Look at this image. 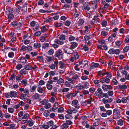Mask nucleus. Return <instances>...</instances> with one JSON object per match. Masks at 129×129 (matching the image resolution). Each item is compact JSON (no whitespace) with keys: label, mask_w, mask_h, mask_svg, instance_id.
<instances>
[{"label":"nucleus","mask_w":129,"mask_h":129,"mask_svg":"<svg viewBox=\"0 0 129 129\" xmlns=\"http://www.w3.org/2000/svg\"><path fill=\"white\" fill-rule=\"evenodd\" d=\"M113 118L116 119L120 115V112L118 109L116 108L113 110Z\"/></svg>","instance_id":"obj_1"},{"label":"nucleus","mask_w":129,"mask_h":129,"mask_svg":"<svg viewBox=\"0 0 129 129\" xmlns=\"http://www.w3.org/2000/svg\"><path fill=\"white\" fill-rule=\"evenodd\" d=\"M55 56L58 57L60 59H62L63 57V55L62 51L60 49L57 51L55 53Z\"/></svg>","instance_id":"obj_2"},{"label":"nucleus","mask_w":129,"mask_h":129,"mask_svg":"<svg viewBox=\"0 0 129 129\" xmlns=\"http://www.w3.org/2000/svg\"><path fill=\"white\" fill-rule=\"evenodd\" d=\"M76 88H77L78 90H80L84 88H88L87 85L86 83H85L83 85H81L78 84L76 86Z\"/></svg>","instance_id":"obj_3"},{"label":"nucleus","mask_w":129,"mask_h":129,"mask_svg":"<svg viewBox=\"0 0 129 129\" xmlns=\"http://www.w3.org/2000/svg\"><path fill=\"white\" fill-rule=\"evenodd\" d=\"M102 88L103 90L105 91H106L109 89H112L113 87L110 85H106L103 84L102 86Z\"/></svg>","instance_id":"obj_4"},{"label":"nucleus","mask_w":129,"mask_h":129,"mask_svg":"<svg viewBox=\"0 0 129 129\" xmlns=\"http://www.w3.org/2000/svg\"><path fill=\"white\" fill-rule=\"evenodd\" d=\"M73 123V122L69 120H67L66 123H64L62 124V126L64 128H67L68 127V125H70Z\"/></svg>","instance_id":"obj_5"},{"label":"nucleus","mask_w":129,"mask_h":129,"mask_svg":"<svg viewBox=\"0 0 129 129\" xmlns=\"http://www.w3.org/2000/svg\"><path fill=\"white\" fill-rule=\"evenodd\" d=\"M83 9H85L89 11L90 9V8L88 6V3L87 2H85L82 7Z\"/></svg>","instance_id":"obj_6"},{"label":"nucleus","mask_w":129,"mask_h":129,"mask_svg":"<svg viewBox=\"0 0 129 129\" xmlns=\"http://www.w3.org/2000/svg\"><path fill=\"white\" fill-rule=\"evenodd\" d=\"M71 47L70 48H67L64 49V52L68 54H72L74 52V50Z\"/></svg>","instance_id":"obj_7"},{"label":"nucleus","mask_w":129,"mask_h":129,"mask_svg":"<svg viewBox=\"0 0 129 129\" xmlns=\"http://www.w3.org/2000/svg\"><path fill=\"white\" fill-rule=\"evenodd\" d=\"M84 21L83 19H80L76 25L78 29H80V26L81 25L84 23Z\"/></svg>","instance_id":"obj_8"},{"label":"nucleus","mask_w":129,"mask_h":129,"mask_svg":"<svg viewBox=\"0 0 129 129\" xmlns=\"http://www.w3.org/2000/svg\"><path fill=\"white\" fill-rule=\"evenodd\" d=\"M101 3L104 6V7L102 8V9L104 10L105 9L108 8L109 6V4L106 3L105 1H103L101 2Z\"/></svg>","instance_id":"obj_9"},{"label":"nucleus","mask_w":129,"mask_h":129,"mask_svg":"<svg viewBox=\"0 0 129 129\" xmlns=\"http://www.w3.org/2000/svg\"><path fill=\"white\" fill-rule=\"evenodd\" d=\"M19 90L21 93L23 91L24 93L25 94V95H26V94L27 93L28 94L29 93L28 89L26 88L25 89L23 88H20L19 89Z\"/></svg>","instance_id":"obj_10"},{"label":"nucleus","mask_w":129,"mask_h":129,"mask_svg":"<svg viewBox=\"0 0 129 129\" xmlns=\"http://www.w3.org/2000/svg\"><path fill=\"white\" fill-rule=\"evenodd\" d=\"M58 107V104L57 102L55 103L52 108H51L50 109L51 111H55L57 109Z\"/></svg>","instance_id":"obj_11"},{"label":"nucleus","mask_w":129,"mask_h":129,"mask_svg":"<svg viewBox=\"0 0 129 129\" xmlns=\"http://www.w3.org/2000/svg\"><path fill=\"white\" fill-rule=\"evenodd\" d=\"M127 88V86L126 85L124 84L122 85L120 84L118 86L117 88L118 89H120L122 90L126 89Z\"/></svg>","instance_id":"obj_12"},{"label":"nucleus","mask_w":129,"mask_h":129,"mask_svg":"<svg viewBox=\"0 0 129 129\" xmlns=\"http://www.w3.org/2000/svg\"><path fill=\"white\" fill-rule=\"evenodd\" d=\"M100 119H95L93 121V125L95 126H98L99 123Z\"/></svg>","instance_id":"obj_13"},{"label":"nucleus","mask_w":129,"mask_h":129,"mask_svg":"<svg viewBox=\"0 0 129 129\" xmlns=\"http://www.w3.org/2000/svg\"><path fill=\"white\" fill-rule=\"evenodd\" d=\"M71 45L70 46V47L72 49H74L77 46L78 43L75 42H73L71 43Z\"/></svg>","instance_id":"obj_14"},{"label":"nucleus","mask_w":129,"mask_h":129,"mask_svg":"<svg viewBox=\"0 0 129 129\" xmlns=\"http://www.w3.org/2000/svg\"><path fill=\"white\" fill-rule=\"evenodd\" d=\"M17 93L16 91H10V96L11 98H12L13 97H16L17 96Z\"/></svg>","instance_id":"obj_15"},{"label":"nucleus","mask_w":129,"mask_h":129,"mask_svg":"<svg viewBox=\"0 0 129 129\" xmlns=\"http://www.w3.org/2000/svg\"><path fill=\"white\" fill-rule=\"evenodd\" d=\"M54 59V57L53 56L50 57V56H47V57L46 60L48 62H50L52 60H53Z\"/></svg>","instance_id":"obj_16"},{"label":"nucleus","mask_w":129,"mask_h":129,"mask_svg":"<svg viewBox=\"0 0 129 129\" xmlns=\"http://www.w3.org/2000/svg\"><path fill=\"white\" fill-rule=\"evenodd\" d=\"M34 47L35 48H38L41 47V44L39 43L36 42L34 44Z\"/></svg>","instance_id":"obj_17"},{"label":"nucleus","mask_w":129,"mask_h":129,"mask_svg":"<svg viewBox=\"0 0 129 129\" xmlns=\"http://www.w3.org/2000/svg\"><path fill=\"white\" fill-rule=\"evenodd\" d=\"M13 10L10 9H6L5 11L6 14L8 15L13 13Z\"/></svg>","instance_id":"obj_18"},{"label":"nucleus","mask_w":129,"mask_h":129,"mask_svg":"<svg viewBox=\"0 0 129 129\" xmlns=\"http://www.w3.org/2000/svg\"><path fill=\"white\" fill-rule=\"evenodd\" d=\"M97 91H98V93L100 94V96L101 98V96L103 95V92L101 88H99L97 90Z\"/></svg>","instance_id":"obj_19"},{"label":"nucleus","mask_w":129,"mask_h":129,"mask_svg":"<svg viewBox=\"0 0 129 129\" xmlns=\"http://www.w3.org/2000/svg\"><path fill=\"white\" fill-rule=\"evenodd\" d=\"M36 58L38 60L40 61H43L44 59L43 56H38Z\"/></svg>","instance_id":"obj_20"},{"label":"nucleus","mask_w":129,"mask_h":129,"mask_svg":"<svg viewBox=\"0 0 129 129\" xmlns=\"http://www.w3.org/2000/svg\"><path fill=\"white\" fill-rule=\"evenodd\" d=\"M59 66L60 68L61 69H63L64 68L65 64L62 61H60L59 62Z\"/></svg>","instance_id":"obj_21"},{"label":"nucleus","mask_w":129,"mask_h":129,"mask_svg":"<svg viewBox=\"0 0 129 129\" xmlns=\"http://www.w3.org/2000/svg\"><path fill=\"white\" fill-rule=\"evenodd\" d=\"M120 51L119 49H114L113 53L116 54H118L120 53Z\"/></svg>","instance_id":"obj_22"},{"label":"nucleus","mask_w":129,"mask_h":129,"mask_svg":"<svg viewBox=\"0 0 129 129\" xmlns=\"http://www.w3.org/2000/svg\"><path fill=\"white\" fill-rule=\"evenodd\" d=\"M18 22L16 21H15L11 23V24L13 27H15L17 25Z\"/></svg>","instance_id":"obj_23"},{"label":"nucleus","mask_w":129,"mask_h":129,"mask_svg":"<svg viewBox=\"0 0 129 129\" xmlns=\"http://www.w3.org/2000/svg\"><path fill=\"white\" fill-rule=\"evenodd\" d=\"M54 50L53 49H51L48 51L47 53L49 55H51L54 53Z\"/></svg>","instance_id":"obj_24"},{"label":"nucleus","mask_w":129,"mask_h":129,"mask_svg":"<svg viewBox=\"0 0 129 129\" xmlns=\"http://www.w3.org/2000/svg\"><path fill=\"white\" fill-rule=\"evenodd\" d=\"M37 87V86L36 85H34L30 88V90L31 92H34L35 90Z\"/></svg>","instance_id":"obj_25"},{"label":"nucleus","mask_w":129,"mask_h":129,"mask_svg":"<svg viewBox=\"0 0 129 129\" xmlns=\"http://www.w3.org/2000/svg\"><path fill=\"white\" fill-rule=\"evenodd\" d=\"M27 71H25L24 69H21L20 71V73L21 75H25L27 74Z\"/></svg>","instance_id":"obj_26"},{"label":"nucleus","mask_w":129,"mask_h":129,"mask_svg":"<svg viewBox=\"0 0 129 129\" xmlns=\"http://www.w3.org/2000/svg\"><path fill=\"white\" fill-rule=\"evenodd\" d=\"M81 63H82V64L83 65V66H81V67H82V66H83V67H84L85 66L86 64H88V61L86 60H84L82 61Z\"/></svg>","instance_id":"obj_27"},{"label":"nucleus","mask_w":129,"mask_h":129,"mask_svg":"<svg viewBox=\"0 0 129 129\" xmlns=\"http://www.w3.org/2000/svg\"><path fill=\"white\" fill-rule=\"evenodd\" d=\"M26 50V47L24 45H23L22 46L20 49L21 51H23Z\"/></svg>","instance_id":"obj_28"},{"label":"nucleus","mask_w":129,"mask_h":129,"mask_svg":"<svg viewBox=\"0 0 129 129\" xmlns=\"http://www.w3.org/2000/svg\"><path fill=\"white\" fill-rule=\"evenodd\" d=\"M70 6V5L67 4H64L63 6H62V8L66 9L69 8Z\"/></svg>","instance_id":"obj_29"},{"label":"nucleus","mask_w":129,"mask_h":129,"mask_svg":"<svg viewBox=\"0 0 129 129\" xmlns=\"http://www.w3.org/2000/svg\"><path fill=\"white\" fill-rule=\"evenodd\" d=\"M98 7V5L96 3H92V8L94 9H96Z\"/></svg>","instance_id":"obj_30"},{"label":"nucleus","mask_w":129,"mask_h":129,"mask_svg":"<svg viewBox=\"0 0 129 129\" xmlns=\"http://www.w3.org/2000/svg\"><path fill=\"white\" fill-rule=\"evenodd\" d=\"M21 82L22 84L24 86H26L27 84V80L25 79H24Z\"/></svg>","instance_id":"obj_31"},{"label":"nucleus","mask_w":129,"mask_h":129,"mask_svg":"<svg viewBox=\"0 0 129 129\" xmlns=\"http://www.w3.org/2000/svg\"><path fill=\"white\" fill-rule=\"evenodd\" d=\"M37 90L38 92L40 93H42L44 91L43 90L40 86L38 87L37 89Z\"/></svg>","instance_id":"obj_32"},{"label":"nucleus","mask_w":129,"mask_h":129,"mask_svg":"<svg viewBox=\"0 0 129 129\" xmlns=\"http://www.w3.org/2000/svg\"><path fill=\"white\" fill-rule=\"evenodd\" d=\"M41 31L43 33L45 31H46L47 30L46 27L45 26H42L41 27Z\"/></svg>","instance_id":"obj_33"},{"label":"nucleus","mask_w":129,"mask_h":129,"mask_svg":"<svg viewBox=\"0 0 129 129\" xmlns=\"http://www.w3.org/2000/svg\"><path fill=\"white\" fill-rule=\"evenodd\" d=\"M114 94V92L113 91L109 90L108 92V95H109L110 96H112Z\"/></svg>","instance_id":"obj_34"},{"label":"nucleus","mask_w":129,"mask_h":129,"mask_svg":"<svg viewBox=\"0 0 129 129\" xmlns=\"http://www.w3.org/2000/svg\"><path fill=\"white\" fill-rule=\"evenodd\" d=\"M108 34V32H106L104 31H102L101 33L102 35L104 36H105L107 35Z\"/></svg>","instance_id":"obj_35"},{"label":"nucleus","mask_w":129,"mask_h":129,"mask_svg":"<svg viewBox=\"0 0 129 129\" xmlns=\"http://www.w3.org/2000/svg\"><path fill=\"white\" fill-rule=\"evenodd\" d=\"M40 97L39 94L37 93H36L32 97V98H34V99H39Z\"/></svg>","instance_id":"obj_36"},{"label":"nucleus","mask_w":129,"mask_h":129,"mask_svg":"<svg viewBox=\"0 0 129 129\" xmlns=\"http://www.w3.org/2000/svg\"><path fill=\"white\" fill-rule=\"evenodd\" d=\"M65 37H66L64 35H62L60 36L59 38L61 40H63L65 39Z\"/></svg>","instance_id":"obj_37"},{"label":"nucleus","mask_w":129,"mask_h":129,"mask_svg":"<svg viewBox=\"0 0 129 129\" xmlns=\"http://www.w3.org/2000/svg\"><path fill=\"white\" fill-rule=\"evenodd\" d=\"M50 113L49 111L46 110L44 113V115L46 117H47L49 115Z\"/></svg>","instance_id":"obj_38"},{"label":"nucleus","mask_w":129,"mask_h":129,"mask_svg":"<svg viewBox=\"0 0 129 129\" xmlns=\"http://www.w3.org/2000/svg\"><path fill=\"white\" fill-rule=\"evenodd\" d=\"M112 81V82L114 83L115 85H117L118 82L116 79L114 78L113 79Z\"/></svg>","instance_id":"obj_39"},{"label":"nucleus","mask_w":129,"mask_h":129,"mask_svg":"<svg viewBox=\"0 0 129 129\" xmlns=\"http://www.w3.org/2000/svg\"><path fill=\"white\" fill-rule=\"evenodd\" d=\"M107 115L110 116L112 114V111L110 110H108L106 112Z\"/></svg>","instance_id":"obj_40"},{"label":"nucleus","mask_w":129,"mask_h":129,"mask_svg":"<svg viewBox=\"0 0 129 129\" xmlns=\"http://www.w3.org/2000/svg\"><path fill=\"white\" fill-rule=\"evenodd\" d=\"M62 25V23H58L55 24L54 26L56 27H58L61 26Z\"/></svg>","instance_id":"obj_41"},{"label":"nucleus","mask_w":129,"mask_h":129,"mask_svg":"<svg viewBox=\"0 0 129 129\" xmlns=\"http://www.w3.org/2000/svg\"><path fill=\"white\" fill-rule=\"evenodd\" d=\"M64 82V80L62 78L59 79L57 81V83L58 84H61Z\"/></svg>","instance_id":"obj_42"},{"label":"nucleus","mask_w":129,"mask_h":129,"mask_svg":"<svg viewBox=\"0 0 129 129\" xmlns=\"http://www.w3.org/2000/svg\"><path fill=\"white\" fill-rule=\"evenodd\" d=\"M86 13L88 17L89 18H91V16L92 14V13L91 12H86Z\"/></svg>","instance_id":"obj_43"},{"label":"nucleus","mask_w":129,"mask_h":129,"mask_svg":"<svg viewBox=\"0 0 129 129\" xmlns=\"http://www.w3.org/2000/svg\"><path fill=\"white\" fill-rule=\"evenodd\" d=\"M98 42L99 43L103 45L105 44H106L105 40H99L98 41Z\"/></svg>","instance_id":"obj_44"},{"label":"nucleus","mask_w":129,"mask_h":129,"mask_svg":"<svg viewBox=\"0 0 129 129\" xmlns=\"http://www.w3.org/2000/svg\"><path fill=\"white\" fill-rule=\"evenodd\" d=\"M117 123L119 125H122L123 124V122L122 119H120L118 120Z\"/></svg>","instance_id":"obj_45"},{"label":"nucleus","mask_w":129,"mask_h":129,"mask_svg":"<svg viewBox=\"0 0 129 129\" xmlns=\"http://www.w3.org/2000/svg\"><path fill=\"white\" fill-rule=\"evenodd\" d=\"M47 87L48 90H50L52 89V86L51 85H50L49 84H48L47 85Z\"/></svg>","instance_id":"obj_46"},{"label":"nucleus","mask_w":129,"mask_h":129,"mask_svg":"<svg viewBox=\"0 0 129 129\" xmlns=\"http://www.w3.org/2000/svg\"><path fill=\"white\" fill-rule=\"evenodd\" d=\"M20 98L22 100H24L25 99V95L23 93H21L20 94Z\"/></svg>","instance_id":"obj_47"},{"label":"nucleus","mask_w":129,"mask_h":129,"mask_svg":"<svg viewBox=\"0 0 129 129\" xmlns=\"http://www.w3.org/2000/svg\"><path fill=\"white\" fill-rule=\"evenodd\" d=\"M27 124H28L29 126H31L33 124V123L31 120H30L28 121Z\"/></svg>","instance_id":"obj_48"},{"label":"nucleus","mask_w":129,"mask_h":129,"mask_svg":"<svg viewBox=\"0 0 129 129\" xmlns=\"http://www.w3.org/2000/svg\"><path fill=\"white\" fill-rule=\"evenodd\" d=\"M29 117L28 114H24L22 118V119H27Z\"/></svg>","instance_id":"obj_49"},{"label":"nucleus","mask_w":129,"mask_h":129,"mask_svg":"<svg viewBox=\"0 0 129 129\" xmlns=\"http://www.w3.org/2000/svg\"><path fill=\"white\" fill-rule=\"evenodd\" d=\"M9 112L11 113H13L14 112V110L13 108H8Z\"/></svg>","instance_id":"obj_50"},{"label":"nucleus","mask_w":129,"mask_h":129,"mask_svg":"<svg viewBox=\"0 0 129 129\" xmlns=\"http://www.w3.org/2000/svg\"><path fill=\"white\" fill-rule=\"evenodd\" d=\"M24 69L26 70H28L31 69V67L29 65H26L25 66Z\"/></svg>","instance_id":"obj_51"},{"label":"nucleus","mask_w":129,"mask_h":129,"mask_svg":"<svg viewBox=\"0 0 129 129\" xmlns=\"http://www.w3.org/2000/svg\"><path fill=\"white\" fill-rule=\"evenodd\" d=\"M65 117L66 119H70L72 118L73 117L72 115L68 114L65 115Z\"/></svg>","instance_id":"obj_52"},{"label":"nucleus","mask_w":129,"mask_h":129,"mask_svg":"<svg viewBox=\"0 0 129 129\" xmlns=\"http://www.w3.org/2000/svg\"><path fill=\"white\" fill-rule=\"evenodd\" d=\"M49 45L48 43H44L42 46L43 48L45 49L47 47H48Z\"/></svg>","instance_id":"obj_53"},{"label":"nucleus","mask_w":129,"mask_h":129,"mask_svg":"<svg viewBox=\"0 0 129 129\" xmlns=\"http://www.w3.org/2000/svg\"><path fill=\"white\" fill-rule=\"evenodd\" d=\"M8 56L9 57H12L14 56V53L12 52H10L8 54Z\"/></svg>","instance_id":"obj_54"},{"label":"nucleus","mask_w":129,"mask_h":129,"mask_svg":"<svg viewBox=\"0 0 129 129\" xmlns=\"http://www.w3.org/2000/svg\"><path fill=\"white\" fill-rule=\"evenodd\" d=\"M99 16L98 15L97 16H94V18L93 20H94V22L95 21H98L99 22V21L98 20L100 19V18H98Z\"/></svg>","instance_id":"obj_55"},{"label":"nucleus","mask_w":129,"mask_h":129,"mask_svg":"<svg viewBox=\"0 0 129 129\" xmlns=\"http://www.w3.org/2000/svg\"><path fill=\"white\" fill-rule=\"evenodd\" d=\"M47 124L50 126H52L53 125V122L52 121H50L47 123Z\"/></svg>","instance_id":"obj_56"},{"label":"nucleus","mask_w":129,"mask_h":129,"mask_svg":"<svg viewBox=\"0 0 129 129\" xmlns=\"http://www.w3.org/2000/svg\"><path fill=\"white\" fill-rule=\"evenodd\" d=\"M51 106V104L50 103H48L46 104L44 106V108L46 109L50 108Z\"/></svg>","instance_id":"obj_57"},{"label":"nucleus","mask_w":129,"mask_h":129,"mask_svg":"<svg viewBox=\"0 0 129 129\" xmlns=\"http://www.w3.org/2000/svg\"><path fill=\"white\" fill-rule=\"evenodd\" d=\"M32 49V46H26V50L28 51H30Z\"/></svg>","instance_id":"obj_58"},{"label":"nucleus","mask_w":129,"mask_h":129,"mask_svg":"<svg viewBox=\"0 0 129 129\" xmlns=\"http://www.w3.org/2000/svg\"><path fill=\"white\" fill-rule=\"evenodd\" d=\"M48 102V101L47 100H45L42 102V105H45L47 104Z\"/></svg>","instance_id":"obj_59"},{"label":"nucleus","mask_w":129,"mask_h":129,"mask_svg":"<svg viewBox=\"0 0 129 129\" xmlns=\"http://www.w3.org/2000/svg\"><path fill=\"white\" fill-rule=\"evenodd\" d=\"M89 90L90 92L93 93L95 91V89L93 87H91L89 88Z\"/></svg>","instance_id":"obj_60"},{"label":"nucleus","mask_w":129,"mask_h":129,"mask_svg":"<svg viewBox=\"0 0 129 129\" xmlns=\"http://www.w3.org/2000/svg\"><path fill=\"white\" fill-rule=\"evenodd\" d=\"M64 110V109L62 107L59 108L58 109V111L59 112H63Z\"/></svg>","instance_id":"obj_61"},{"label":"nucleus","mask_w":129,"mask_h":129,"mask_svg":"<svg viewBox=\"0 0 129 129\" xmlns=\"http://www.w3.org/2000/svg\"><path fill=\"white\" fill-rule=\"evenodd\" d=\"M124 42L126 43H127L129 42V36H126Z\"/></svg>","instance_id":"obj_62"},{"label":"nucleus","mask_w":129,"mask_h":129,"mask_svg":"<svg viewBox=\"0 0 129 129\" xmlns=\"http://www.w3.org/2000/svg\"><path fill=\"white\" fill-rule=\"evenodd\" d=\"M90 38V37L87 35H86L84 37V39L86 41H88Z\"/></svg>","instance_id":"obj_63"},{"label":"nucleus","mask_w":129,"mask_h":129,"mask_svg":"<svg viewBox=\"0 0 129 129\" xmlns=\"http://www.w3.org/2000/svg\"><path fill=\"white\" fill-rule=\"evenodd\" d=\"M129 49V47L126 46L123 49V51L124 52H127Z\"/></svg>","instance_id":"obj_64"}]
</instances>
